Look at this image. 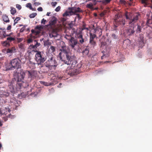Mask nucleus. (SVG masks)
I'll use <instances>...</instances> for the list:
<instances>
[{"label": "nucleus", "mask_w": 152, "mask_h": 152, "mask_svg": "<svg viewBox=\"0 0 152 152\" xmlns=\"http://www.w3.org/2000/svg\"><path fill=\"white\" fill-rule=\"evenodd\" d=\"M51 13L50 12H48L46 14V15L48 16H51V15H50L51 14Z\"/></svg>", "instance_id": "69168bd1"}, {"label": "nucleus", "mask_w": 152, "mask_h": 152, "mask_svg": "<svg viewBox=\"0 0 152 152\" xmlns=\"http://www.w3.org/2000/svg\"><path fill=\"white\" fill-rule=\"evenodd\" d=\"M120 2L121 4H125L126 3V1L124 0H120Z\"/></svg>", "instance_id": "864d4df0"}, {"label": "nucleus", "mask_w": 152, "mask_h": 152, "mask_svg": "<svg viewBox=\"0 0 152 152\" xmlns=\"http://www.w3.org/2000/svg\"><path fill=\"white\" fill-rule=\"evenodd\" d=\"M32 38H31L28 39L27 40V42L28 43H30L31 42H34V40L32 39Z\"/></svg>", "instance_id": "79ce46f5"}, {"label": "nucleus", "mask_w": 152, "mask_h": 152, "mask_svg": "<svg viewBox=\"0 0 152 152\" xmlns=\"http://www.w3.org/2000/svg\"><path fill=\"white\" fill-rule=\"evenodd\" d=\"M84 29H86L87 30H88V28L86 27L85 24L83 23L81 29H80L78 31L76 32L77 38L79 39V42L82 44H83L84 42V39L83 38V36L82 34V31Z\"/></svg>", "instance_id": "423d86ee"}, {"label": "nucleus", "mask_w": 152, "mask_h": 152, "mask_svg": "<svg viewBox=\"0 0 152 152\" xmlns=\"http://www.w3.org/2000/svg\"><path fill=\"white\" fill-rule=\"evenodd\" d=\"M3 96H4L6 97H7L9 96L10 93L8 92H5L3 94Z\"/></svg>", "instance_id": "37998d69"}, {"label": "nucleus", "mask_w": 152, "mask_h": 152, "mask_svg": "<svg viewBox=\"0 0 152 152\" xmlns=\"http://www.w3.org/2000/svg\"><path fill=\"white\" fill-rule=\"evenodd\" d=\"M140 42H141V43H143V35L142 34H140Z\"/></svg>", "instance_id": "7c9ffc66"}, {"label": "nucleus", "mask_w": 152, "mask_h": 152, "mask_svg": "<svg viewBox=\"0 0 152 152\" xmlns=\"http://www.w3.org/2000/svg\"><path fill=\"white\" fill-rule=\"evenodd\" d=\"M112 37L114 39H116L117 38V37L116 36L115 34H112Z\"/></svg>", "instance_id": "6e6d98bb"}, {"label": "nucleus", "mask_w": 152, "mask_h": 152, "mask_svg": "<svg viewBox=\"0 0 152 152\" xmlns=\"http://www.w3.org/2000/svg\"><path fill=\"white\" fill-rule=\"evenodd\" d=\"M115 20V22L117 23H118L117 24L118 25L120 24V25H124L125 24V20Z\"/></svg>", "instance_id": "f3484780"}, {"label": "nucleus", "mask_w": 152, "mask_h": 152, "mask_svg": "<svg viewBox=\"0 0 152 152\" xmlns=\"http://www.w3.org/2000/svg\"><path fill=\"white\" fill-rule=\"evenodd\" d=\"M57 3L56 2H52L51 3V5L53 7H55L57 4Z\"/></svg>", "instance_id": "49530a36"}, {"label": "nucleus", "mask_w": 152, "mask_h": 152, "mask_svg": "<svg viewBox=\"0 0 152 152\" xmlns=\"http://www.w3.org/2000/svg\"><path fill=\"white\" fill-rule=\"evenodd\" d=\"M132 1V0H130V1L128 2V3L129 6H131L133 5V3Z\"/></svg>", "instance_id": "a18cd8bd"}, {"label": "nucleus", "mask_w": 152, "mask_h": 152, "mask_svg": "<svg viewBox=\"0 0 152 152\" xmlns=\"http://www.w3.org/2000/svg\"><path fill=\"white\" fill-rule=\"evenodd\" d=\"M97 31V29L95 28H93L91 29L90 33L89 43L93 47L96 45V42H95L94 39L96 37V34Z\"/></svg>", "instance_id": "6e6552de"}, {"label": "nucleus", "mask_w": 152, "mask_h": 152, "mask_svg": "<svg viewBox=\"0 0 152 152\" xmlns=\"http://www.w3.org/2000/svg\"><path fill=\"white\" fill-rule=\"evenodd\" d=\"M3 45L6 47L9 46L10 45V43L8 42V41H7V40L4 42L3 43Z\"/></svg>", "instance_id": "c85d7f7f"}, {"label": "nucleus", "mask_w": 152, "mask_h": 152, "mask_svg": "<svg viewBox=\"0 0 152 152\" xmlns=\"http://www.w3.org/2000/svg\"><path fill=\"white\" fill-rule=\"evenodd\" d=\"M33 43L34 44V45L36 48H37L38 47H39L40 44V43H39L37 40H34V41Z\"/></svg>", "instance_id": "4be33fe9"}, {"label": "nucleus", "mask_w": 152, "mask_h": 152, "mask_svg": "<svg viewBox=\"0 0 152 152\" xmlns=\"http://www.w3.org/2000/svg\"><path fill=\"white\" fill-rule=\"evenodd\" d=\"M31 33L30 35V37L31 38L35 39L39 35L40 33V31H35L34 29L31 30Z\"/></svg>", "instance_id": "ddd939ff"}, {"label": "nucleus", "mask_w": 152, "mask_h": 152, "mask_svg": "<svg viewBox=\"0 0 152 152\" xmlns=\"http://www.w3.org/2000/svg\"><path fill=\"white\" fill-rule=\"evenodd\" d=\"M11 28V25H9L7 28V30H10Z\"/></svg>", "instance_id": "e2e57ef3"}, {"label": "nucleus", "mask_w": 152, "mask_h": 152, "mask_svg": "<svg viewBox=\"0 0 152 152\" xmlns=\"http://www.w3.org/2000/svg\"><path fill=\"white\" fill-rule=\"evenodd\" d=\"M27 26V25H26L23 26L20 29V33L23 32L24 31H25V28Z\"/></svg>", "instance_id": "473e14b6"}, {"label": "nucleus", "mask_w": 152, "mask_h": 152, "mask_svg": "<svg viewBox=\"0 0 152 152\" xmlns=\"http://www.w3.org/2000/svg\"><path fill=\"white\" fill-rule=\"evenodd\" d=\"M61 9V7L59 6H58V7H57L56 9H55V10L56 11V12H58Z\"/></svg>", "instance_id": "603ef678"}, {"label": "nucleus", "mask_w": 152, "mask_h": 152, "mask_svg": "<svg viewBox=\"0 0 152 152\" xmlns=\"http://www.w3.org/2000/svg\"><path fill=\"white\" fill-rule=\"evenodd\" d=\"M102 30L101 29H100L99 32V36H100L102 35Z\"/></svg>", "instance_id": "338daca9"}, {"label": "nucleus", "mask_w": 152, "mask_h": 152, "mask_svg": "<svg viewBox=\"0 0 152 152\" xmlns=\"http://www.w3.org/2000/svg\"><path fill=\"white\" fill-rule=\"evenodd\" d=\"M75 20H74V21H72L71 22L69 23L68 24V25L71 28H72V29L73 30V33H76V31H75V28H73L72 27L73 26H75Z\"/></svg>", "instance_id": "2eb2a0df"}, {"label": "nucleus", "mask_w": 152, "mask_h": 152, "mask_svg": "<svg viewBox=\"0 0 152 152\" xmlns=\"http://www.w3.org/2000/svg\"><path fill=\"white\" fill-rule=\"evenodd\" d=\"M49 69H52V68L55 69L58 64L56 58L53 56H50L48 57V59L44 64Z\"/></svg>", "instance_id": "7ed1b4c3"}, {"label": "nucleus", "mask_w": 152, "mask_h": 152, "mask_svg": "<svg viewBox=\"0 0 152 152\" xmlns=\"http://www.w3.org/2000/svg\"><path fill=\"white\" fill-rule=\"evenodd\" d=\"M69 9L70 10L69 12L66 11L63 14V16L65 17L67 16H69L70 15L75 14L76 15L77 17L78 18H81L80 15L77 13L79 12H82L83 11L79 7H73L72 8H69Z\"/></svg>", "instance_id": "20e7f679"}, {"label": "nucleus", "mask_w": 152, "mask_h": 152, "mask_svg": "<svg viewBox=\"0 0 152 152\" xmlns=\"http://www.w3.org/2000/svg\"><path fill=\"white\" fill-rule=\"evenodd\" d=\"M49 35L50 37H53L55 36L54 35H53V33H50Z\"/></svg>", "instance_id": "052dcab7"}, {"label": "nucleus", "mask_w": 152, "mask_h": 152, "mask_svg": "<svg viewBox=\"0 0 152 152\" xmlns=\"http://www.w3.org/2000/svg\"><path fill=\"white\" fill-rule=\"evenodd\" d=\"M26 6L28 7H29L30 9L32 10H34L33 9L32 7V5L30 3H28L27 4H26Z\"/></svg>", "instance_id": "e433bc0d"}, {"label": "nucleus", "mask_w": 152, "mask_h": 152, "mask_svg": "<svg viewBox=\"0 0 152 152\" xmlns=\"http://www.w3.org/2000/svg\"><path fill=\"white\" fill-rule=\"evenodd\" d=\"M89 53V50L87 48H86L82 52V53L84 56H86Z\"/></svg>", "instance_id": "412c9836"}, {"label": "nucleus", "mask_w": 152, "mask_h": 152, "mask_svg": "<svg viewBox=\"0 0 152 152\" xmlns=\"http://www.w3.org/2000/svg\"><path fill=\"white\" fill-rule=\"evenodd\" d=\"M134 16V18L133 19H139L140 18V15L139 14L136 13Z\"/></svg>", "instance_id": "c756f323"}, {"label": "nucleus", "mask_w": 152, "mask_h": 152, "mask_svg": "<svg viewBox=\"0 0 152 152\" xmlns=\"http://www.w3.org/2000/svg\"><path fill=\"white\" fill-rule=\"evenodd\" d=\"M93 4L92 3H91L89 4H87L86 7L88 8L92 9L93 8Z\"/></svg>", "instance_id": "4c0bfd02"}, {"label": "nucleus", "mask_w": 152, "mask_h": 152, "mask_svg": "<svg viewBox=\"0 0 152 152\" xmlns=\"http://www.w3.org/2000/svg\"><path fill=\"white\" fill-rule=\"evenodd\" d=\"M21 61L19 58H15L11 60L10 61V63L12 64V67L14 69H18L20 68Z\"/></svg>", "instance_id": "1a4fd4ad"}, {"label": "nucleus", "mask_w": 152, "mask_h": 152, "mask_svg": "<svg viewBox=\"0 0 152 152\" xmlns=\"http://www.w3.org/2000/svg\"><path fill=\"white\" fill-rule=\"evenodd\" d=\"M9 90L12 93H15V88L14 86L12 84L9 86Z\"/></svg>", "instance_id": "a211bd4d"}, {"label": "nucleus", "mask_w": 152, "mask_h": 152, "mask_svg": "<svg viewBox=\"0 0 152 152\" xmlns=\"http://www.w3.org/2000/svg\"><path fill=\"white\" fill-rule=\"evenodd\" d=\"M57 20H53V21H50L49 22V24L45 25L47 27H48L49 26H51L52 25H54L56 22Z\"/></svg>", "instance_id": "6ab92c4d"}, {"label": "nucleus", "mask_w": 152, "mask_h": 152, "mask_svg": "<svg viewBox=\"0 0 152 152\" xmlns=\"http://www.w3.org/2000/svg\"><path fill=\"white\" fill-rule=\"evenodd\" d=\"M56 49V47L55 46H50V48L49 49L50 51L51 52L53 53L54 52Z\"/></svg>", "instance_id": "bb28decb"}, {"label": "nucleus", "mask_w": 152, "mask_h": 152, "mask_svg": "<svg viewBox=\"0 0 152 152\" xmlns=\"http://www.w3.org/2000/svg\"><path fill=\"white\" fill-rule=\"evenodd\" d=\"M43 83L44 85L45 86H49L51 85V83H47L44 82Z\"/></svg>", "instance_id": "ea45409f"}, {"label": "nucleus", "mask_w": 152, "mask_h": 152, "mask_svg": "<svg viewBox=\"0 0 152 152\" xmlns=\"http://www.w3.org/2000/svg\"><path fill=\"white\" fill-rule=\"evenodd\" d=\"M125 15L126 19H129L131 18L132 14L130 12H126L125 13Z\"/></svg>", "instance_id": "5701e85b"}, {"label": "nucleus", "mask_w": 152, "mask_h": 152, "mask_svg": "<svg viewBox=\"0 0 152 152\" xmlns=\"http://www.w3.org/2000/svg\"><path fill=\"white\" fill-rule=\"evenodd\" d=\"M34 5H35L36 6H38L40 5L41 4V3H39V2H35L34 3Z\"/></svg>", "instance_id": "5fc2aeb1"}, {"label": "nucleus", "mask_w": 152, "mask_h": 152, "mask_svg": "<svg viewBox=\"0 0 152 152\" xmlns=\"http://www.w3.org/2000/svg\"><path fill=\"white\" fill-rule=\"evenodd\" d=\"M16 49L15 47H13L7 49V53H12L15 52Z\"/></svg>", "instance_id": "dca6fc26"}, {"label": "nucleus", "mask_w": 152, "mask_h": 152, "mask_svg": "<svg viewBox=\"0 0 152 152\" xmlns=\"http://www.w3.org/2000/svg\"><path fill=\"white\" fill-rule=\"evenodd\" d=\"M141 26L139 25H138L137 28L136 30V32L137 33H139L141 31Z\"/></svg>", "instance_id": "cd10ccee"}, {"label": "nucleus", "mask_w": 152, "mask_h": 152, "mask_svg": "<svg viewBox=\"0 0 152 152\" xmlns=\"http://www.w3.org/2000/svg\"><path fill=\"white\" fill-rule=\"evenodd\" d=\"M106 43L105 42H102L101 43V47L103 48V47L106 45Z\"/></svg>", "instance_id": "a19ab883"}, {"label": "nucleus", "mask_w": 152, "mask_h": 152, "mask_svg": "<svg viewBox=\"0 0 152 152\" xmlns=\"http://www.w3.org/2000/svg\"><path fill=\"white\" fill-rule=\"evenodd\" d=\"M111 0H105L103 1V2L104 3H108L110 2Z\"/></svg>", "instance_id": "8fccbe9b"}, {"label": "nucleus", "mask_w": 152, "mask_h": 152, "mask_svg": "<svg viewBox=\"0 0 152 152\" xmlns=\"http://www.w3.org/2000/svg\"><path fill=\"white\" fill-rule=\"evenodd\" d=\"M152 24V20H147L146 24L148 26Z\"/></svg>", "instance_id": "58836bf2"}, {"label": "nucleus", "mask_w": 152, "mask_h": 152, "mask_svg": "<svg viewBox=\"0 0 152 152\" xmlns=\"http://www.w3.org/2000/svg\"><path fill=\"white\" fill-rule=\"evenodd\" d=\"M44 45L45 46L50 45L51 43L48 40L44 41Z\"/></svg>", "instance_id": "a878e982"}, {"label": "nucleus", "mask_w": 152, "mask_h": 152, "mask_svg": "<svg viewBox=\"0 0 152 152\" xmlns=\"http://www.w3.org/2000/svg\"><path fill=\"white\" fill-rule=\"evenodd\" d=\"M66 73L70 76H73L77 75L78 72L76 69L70 67L67 68Z\"/></svg>", "instance_id": "9b49d317"}, {"label": "nucleus", "mask_w": 152, "mask_h": 152, "mask_svg": "<svg viewBox=\"0 0 152 152\" xmlns=\"http://www.w3.org/2000/svg\"><path fill=\"white\" fill-rule=\"evenodd\" d=\"M17 20L16 21V20H14V25H15V24L17 23H18V21L19 20Z\"/></svg>", "instance_id": "0e129e2a"}, {"label": "nucleus", "mask_w": 152, "mask_h": 152, "mask_svg": "<svg viewBox=\"0 0 152 152\" xmlns=\"http://www.w3.org/2000/svg\"><path fill=\"white\" fill-rule=\"evenodd\" d=\"M16 7L19 10H20L21 8V6L20 5L18 4H17L16 5Z\"/></svg>", "instance_id": "3c124183"}, {"label": "nucleus", "mask_w": 152, "mask_h": 152, "mask_svg": "<svg viewBox=\"0 0 152 152\" xmlns=\"http://www.w3.org/2000/svg\"><path fill=\"white\" fill-rule=\"evenodd\" d=\"M2 19H7L8 18V16L6 14L3 15L2 17Z\"/></svg>", "instance_id": "de8ad7c7"}, {"label": "nucleus", "mask_w": 152, "mask_h": 152, "mask_svg": "<svg viewBox=\"0 0 152 152\" xmlns=\"http://www.w3.org/2000/svg\"><path fill=\"white\" fill-rule=\"evenodd\" d=\"M35 28L38 29L39 30V31H40L41 29L43 28V27L42 26H37Z\"/></svg>", "instance_id": "f704fd0d"}, {"label": "nucleus", "mask_w": 152, "mask_h": 152, "mask_svg": "<svg viewBox=\"0 0 152 152\" xmlns=\"http://www.w3.org/2000/svg\"><path fill=\"white\" fill-rule=\"evenodd\" d=\"M35 54V60L37 62L38 65L44 63L46 59V57L45 54L42 52L36 51Z\"/></svg>", "instance_id": "39448f33"}, {"label": "nucleus", "mask_w": 152, "mask_h": 152, "mask_svg": "<svg viewBox=\"0 0 152 152\" xmlns=\"http://www.w3.org/2000/svg\"><path fill=\"white\" fill-rule=\"evenodd\" d=\"M129 20V26H131V27L132 26V25H133L135 22V20ZM126 31L127 34L128 35H131L133 34L135 32L134 30V27H131L130 28H128Z\"/></svg>", "instance_id": "9d476101"}, {"label": "nucleus", "mask_w": 152, "mask_h": 152, "mask_svg": "<svg viewBox=\"0 0 152 152\" xmlns=\"http://www.w3.org/2000/svg\"><path fill=\"white\" fill-rule=\"evenodd\" d=\"M12 64H10H10H7L5 66V67L7 70H12L13 69V67H12Z\"/></svg>", "instance_id": "aec40b11"}, {"label": "nucleus", "mask_w": 152, "mask_h": 152, "mask_svg": "<svg viewBox=\"0 0 152 152\" xmlns=\"http://www.w3.org/2000/svg\"><path fill=\"white\" fill-rule=\"evenodd\" d=\"M46 22V20H42L41 21V23L43 24H45Z\"/></svg>", "instance_id": "13d9d810"}, {"label": "nucleus", "mask_w": 152, "mask_h": 152, "mask_svg": "<svg viewBox=\"0 0 152 152\" xmlns=\"http://www.w3.org/2000/svg\"><path fill=\"white\" fill-rule=\"evenodd\" d=\"M4 33L3 34V35L4 37H6L10 36V34L8 35H6V32H5L4 31Z\"/></svg>", "instance_id": "09e8293b"}, {"label": "nucleus", "mask_w": 152, "mask_h": 152, "mask_svg": "<svg viewBox=\"0 0 152 152\" xmlns=\"http://www.w3.org/2000/svg\"><path fill=\"white\" fill-rule=\"evenodd\" d=\"M15 39L14 37H8L7 39V41L10 43V42H11L12 41L15 40Z\"/></svg>", "instance_id": "b1692460"}, {"label": "nucleus", "mask_w": 152, "mask_h": 152, "mask_svg": "<svg viewBox=\"0 0 152 152\" xmlns=\"http://www.w3.org/2000/svg\"><path fill=\"white\" fill-rule=\"evenodd\" d=\"M19 47L21 49H24V45L22 43H20L18 45Z\"/></svg>", "instance_id": "2f4dec72"}, {"label": "nucleus", "mask_w": 152, "mask_h": 152, "mask_svg": "<svg viewBox=\"0 0 152 152\" xmlns=\"http://www.w3.org/2000/svg\"><path fill=\"white\" fill-rule=\"evenodd\" d=\"M69 45V47L75 50L78 49L79 48V42L77 39L74 37L72 38L68 41Z\"/></svg>", "instance_id": "0eeeda50"}, {"label": "nucleus", "mask_w": 152, "mask_h": 152, "mask_svg": "<svg viewBox=\"0 0 152 152\" xmlns=\"http://www.w3.org/2000/svg\"><path fill=\"white\" fill-rule=\"evenodd\" d=\"M40 66H39V68L41 69V70H42V72L44 73H48V71L50 70L51 69H49V67L47 66L46 65L44 66L43 64H39Z\"/></svg>", "instance_id": "4468645a"}, {"label": "nucleus", "mask_w": 152, "mask_h": 152, "mask_svg": "<svg viewBox=\"0 0 152 152\" xmlns=\"http://www.w3.org/2000/svg\"><path fill=\"white\" fill-rule=\"evenodd\" d=\"M65 37L66 39L69 41H70L71 39L74 37H72L70 35L66 34L65 36Z\"/></svg>", "instance_id": "393cba45"}, {"label": "nucleus", "mask_w": 152, "mask_h": 152, "mask_svg": "<svg viewBox=\"0 0 152 152\" xmlns=\"http://www.w3.org/2000/svg\"><path fill=\"white\" fill-rule=\"evenodd\" d=\"M37 15V14L36 13H32L29 15V17L30 18H33L36 16Z\"/></svg>", "instance_id": "c9c22d12"}, {"label": "nucleus", "mask_w": 152, "mask_h": 152, "mask_svg": "<svg viewBox=\"0 0 152 152\" xmlns=\"http://www.w3.org/2000/svg\"><path fill=\"white\" fill-rule=\"evenodd\" d=\"M29 48L30 49H36V48L34 46V45H30L29 47Z\"/></svg>", "instance_id": "c03bdc74"}, {"label": "nucleus", "mask_w": 152, "mask_h": 152, "mask_svg": "<svg viewBox=\"0 0 152 152\" xmlns=\"http://www.w3.org/2000/svg\"><path fill=\"white\" fill-rule=\"evenodd\" d=\"M26 75H28V78H30V80H31L36 78L37 77V72L34 70L23 71L21 70L20 74L18 75V81H21L23 79L25 76Z\"/></svg>", "instance_id": "f03ea898"}, {"label": "nucleus", "mask_w": 152, "mask_h": 152, "mask_svg": "<svg viewBox=\"0 0 152 152\" xmlns=\"http://www.w3.org/2000/svg\"><path fill=\"white\" fill-rule=\"evenodd\" d=\"M8 117V116H5L3 118V119L4 121H6L7 120Z\"/></svg>", "instance_id": "bf43d9fd"}, {"label": "nucleus", "mask_w": 152, "mask_h": 152, "mask_svg": "<svg viewBox=\"0 0 152 152\" xmlns=\"http://www.w3.org/2000/svg\"><path fill=\"white\" fill-rule=\"evenodd\" d=\"M18 75L17 77V84H16V86L18 89H20L22 88V87L23 88H26L28 86V83H25L22 80L21 81H18Z\"/></svg>", "instance_id": "f8f14e48"}, {"label": "nucleus", "mask_w": 152, "mask_h": 152, "mask_svg": "<svg viewBox=\"0 0 152 152\" xmlns=\"http://www.w3.org/2000/svg\"><path fill=\"white\" fill-rule=\"evenodd\" d=\"M18 42H20L23 40V39L21 38H18Z\"/></svg>", "instance_id": "774afa93"}, {"label": "nucleus", "mask_w": 152, "mask_h": 152, "mask_svg": "<svg viewBox=\"0 0 152 152\" xmlns=\"http://www.w3.org/2000/svg\"><path fill=\"white\" fill-rule=\"evenodd\" d=\"M61 52L59 53L60 59L65 64L67 65L71 64V67H74L77 61L74 54L66 50V47H62L60 50Z\"/></svg>", "instance_id": "f257e3e1"}, {"label": "nucleus", "mask_w": 152, "mask_h": 152, "mask_svg": "<svg viewBox=\"0 0 152 152\" xmlns=\"http://www.w3.org/2000/svg\"><path fill=\"white\" fill-rule=\"evenodd\" d=\"M37 10L41 12L43 11V9L41 7H39L38 8Z\"/></svg>", "instance_id": "4d7b16f0"}, {"label": "nucleus", "mask_w": 152, "mask_h": 152, "mask_svg": "<svg viewBox=\"0 0 152 152\" xmlns=\"http://www.w3.org/2000/svg\"><path fill=\"white\" fill-rule=\"evenodd\" d=\"M10 11L11 14L12 15H14L16 12V10L14 8H11Z\"/></svg>", "instance_id": "72a5a7b5"}, {"label": "nucleus", "mask_w": 152, "mask_h": 152, "mask_svg": "<svg viewBox=\"0 0 152 152\" xmlns=\"http://www.w3.org/2000/svg\"><path fill=\"white\" fill-rule=\"evenodd\" d=\"M8 117L9 118H14V116L10 114L8 116Z\"/></svg>", "instance_id": "680f3d73"}]
</instances>
